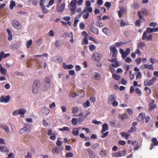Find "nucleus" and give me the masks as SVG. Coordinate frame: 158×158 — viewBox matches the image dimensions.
I'll use <instances>...</instances> for the list:
<instances>
[{
    "label": "nucleus",
    "mask_w": 158,
    "mask_h": 158,
    "mask_svg": "<svg viewBox=\"0 0 158 158\" xmlns=\"http://www.w3.org/2000/svg\"><path fill=\"white\" fill-rule=\"evenodd\" d=\"M25 132H26V131L25 130V128L24 127L23 128H21L19 131V132L21 134H23Z\"/></svg>",
    "instance_id": "nucleus-54"
},
{
    "label": "nucleus",
    "mask_w": 158,
    "mask_h": 158,
    "mask_svg": "<svg viewBox=\"0 0 158 158\" xmlns=\"http://www.w3.org/2000/svg\"><path fill=\"white\" fill-rule=\"evenodd\" d=\"M2 128L8 133H12L13 132V129L11 125L10 126L11 130H10L9 127L5 125L2 126Z\"/></svg>",
    "instance_id": "nucleus-15"
},
{
    "label": "nucleus",
    "mask_w": 158,
    "mask_h": 158,
    "mask_svg": "<svg viewBox=\"0 0 158 158\" xmlns=\"http://www.w3.org/2000/svg\"><path fill=\"white\" fill-rule=\"evenodd\" d=\"M0 72L3 75H6L7 73L6 69L3 67L1 64H0Z\"/></svg>",
    "instance_id": "nucleus-22"
},
{
    "label": "nucleus",
    "mask_w": 158,
    "mask_h": 158,
    "mask_svg": "<svg viewBox=\"0 0 158 158\" xmlns=\"http://www.w3.org/2000/svg\"><path fill=\"white\" fill-rule=\"evenodd\" d=\"M24 127L25 128L27 133L30 132L31 130V126L28 124H26L24 126Z\"/></svg>",
    "instance_id": "nucleus-26"
},
{
    "label": "nucleus",
    "mask_w": 158,
    "mask_h": 158,
    "mask_svg": "<svg viewBox=\"0 0 158 158\" xmlns=\"http://www.w3.org/2000/svg\"><path fill=\"white\" fill-rule=\"evenodd\" d=\"M24 158H32L31 153L29 152H27V155L25 156Z\"/></svg>",
    "instance_id": "nucleus-53"
},
{
    "label": "nucleus",
    "mask_w": 158,
    "mask_h": 158,
    "mask_svg": "<svg viewBox=\"0 0 158 158\" xmlns=\"http://www.w3.org/2000/svg\"><path fill=\"white\" fill-rule=\"evenodd\" d=\"M120 8L119 11H118V15L119 18H121L123 17V14L125 13L127 11L126 9L123 7H119Z\"/></svg>",
    "instance_id": "nucleus-10"
},
{
    "label": "nucleus",
    "mask_w": 158,
    "mask_h": 158,
    "mask_svg": "<svg viewBox=\"0 0 158 158\" xmlns=\"http://www.w3.org/2000/svg\"><path fill=\"white\" fill-rule=\"evenodd\" d=\"M139 6V4L137 3H134L132 6V7L134 9H137L138 8Z\"/></svg>",
    "instance_id": "nucleus-48"
},
{
    "label": "nucleus",
    "mask_w": 158,
    "mask_h": 158,
    "mask_svg": "<svg viewBox=\"0 0 158 158\" xmlns=\"http://www.w3.org/2000/svg\"><path fill=\"white\" fill-rule=\"evenodd\" d=\"M81 128H74L73 129L72 133L74 136H78L79 135V129Z\"/></svg>",
    "instance_id": "nucleus-20"
},
{
    "label": "nucleus",
    "mask_w": 158,
    "mask_h": 158,
    "mask_svg": "<svg viewBox=\"0 0 158 158\" xmlns=\"http://www.w3.org/2000/svg\"><path fill=\"white\" fill-rule=\"evenodd\" d=\"M145 117V114L143 113H141L137 117V119L139 121H142L143 122V119Z\"/></svg>",
    "instance_id": "nucleus-19"
},
{
    "label": "nucleus",
    "mask_w": 158,
    "mask_h": 158,
    "mask_svg": "<svg viewBox=\"0 0 158 158\" xmlns=\"http://www.w3.org/2000/svg\"><path fill=\"white\" fill-rule=\"evenodd\" d=\"M72 123L73 125H76L78 123L77 119L75 118H73L72 120Z\"/></svg>",
    "instance_id": "nucleus-39"
},
{
    "label": "nucleus",
    "mask_w": 158,
    "mask_h": 158,
    "mask_svg": "<svg viewBox=\"0 0 158 158\" xmlns=\"http://www.w3.org/2000/svg\"><path fill=\"white\" fill-rule=\"evenodd\" d=\"M107 154V152L106 150H102L100 152V156H103Z\"/></svg>",
    "instance_id": "nucleus-35"
},
{
    "label": "nucleus",
    "mask_w": 158,
    "mask_h": 158,
    "mask_svg": "<svg viewBox=\"0 0 158 158\" xmlns=\"http://www.w3.org/2000/svg\"><path fill=\"white\" fill-rule=\"evenodd\" d=\"M127 25V24L125 22L123 21L122 19H121L120 26L121 27H124Z\"/></svg>",
    "instance_id": "nucleus-46"
},
{
    "label": "nucleus",
    "mask_w": 158,
    "mask_h": 158,
    "mask_svg": "<svg viewBox=\"0 0 158 158\" xmlns=\"http://www.w3.org/2000/svg\"><path fill=\"white\" fill-rule=\"evenodd\" d=\"M32 43V40H30L27 41V44L26 45V47L27 48H29L31 45Z\"/></svg>",
    "instance_id": "nucleus-43"
},
{
    "label": "nucleus",
    "mask_w": 158,
    "mask_h": 158,
    "mask_svg": "<svg viewBox=\"0 0 158 158\" xmlns=\"http://www.w3.org/2000/svg\"><path fill=\"white\" fill-rule=\"evenodd\" d=\"M110 49L112 56L114 58H116L118 54V51L115 46L112 45L110 46Z\"/></svg>",
    "instance_id": "nucleus-5"
},
{
    "label": "nucleus",
    "mask_w": 158,
    "mask_h": 158,
    "mask_svg": "<svg viewBox=\"0 0 158 158\" xmlns=\"http://www.w3.org/2000/svg\"><path fill=\"white\" fill-rule=\"evenodd\" d=\"M50 112L49 109L45 107H42L40 112L41 114L44 116L47 115Z\"/></svg>",
    "instance_id": "nucleus-9"
},
{
    "label": "nucleus",
    "mask_w": 158,
    "mask_h": 158,
    "mask_svg": "<svg viewBox=\"0 0 158 158\" xmlns=\"http://www.w3.org/2000/svg\"><path fill=\"white\" fill-rule=\"evenodd\" d=\"M73 156V154L71 152H69L66 154L65 157L66 158H69V157H72Z\"/></svg>",
    "instance_id": "nucleus-42"
},
{
    "label": "nucleus",
    "mask_w": 158,
    "mask_h": 158,
    "mask_svg": "<svg viewBox=\"0 0 158 158\" xmlns=\"http://www.w3.org/2000/svg\"><path fill=\"white\" fill-rule=\"evenodd\" d=\"M88 152L89 158H95L96 155L95 153L92 150H89Z\"/></svg>",
    "instance_id": "nucleus-21"
},
{
    "label": "nucleus",
    "mask_w": 158,
    "mask_h": 158,
    "mask_svg": "<svg viewBox=\"0 0 158 158\" xmlns=\"http://www.w3.org/2000/svg\"><path fill=\"white\" fill-rule=\"evenodd\" d=\"M76 7H72L70 9V10L71 11V14L72 15H73L75 14L76 11Z\"/></svg>",
    "instance_id": "nucleus-63"
},
{
    "label": "nucleus",
    "mask_w": 158,
    "mask_h": 158,
    "mask_svg": "<svg viewBox=\"0 0 158 158\" xmlns=\"http://www.w3.org/2000/svg\"><path fill=\"white\" fill-rule=\"evenodd\" d=\"M65 7V4L64 3H62L61 4L58 5L57 6L56 9L59 12H62Z\"/></svg>",
    "instance_id": "nucleus-14"
},
{
    "label": "nucleus",
    "mask_w": 158,
    "mask_h": 158,
    "mask_svg": "<svg viewBox=\"0 0 158 158\" xmlns=\"http://www.w3.org/2000/svg\"><path fill=\"white\" fill-rule=\"evenodd\" d=\"M52 150L53 154H58L59 153V149L56 146L53 147L52 148Z\"/></svg>",
    "instance_id": "nucleus-30"
},
{
    "label": "nucleus",
    "mask_w": 158,
    "mask_h": 158,
    "mask_svg": "<svg viewBox=\"0 0 158 158\" xmlns=\"http://www.w3.org/2000/svg\"><path fill=\"white\" fill-rule=\"evenodd\" d=\"M60 138H58L56 143V145L59 147L61 146L62 145V143L60 140Z\"/></svg>",
    "instance_id": "nucleus-52"
},
{
    "label": "nucleus",
    "mask_w": 158,
    "mask_h": 158,
    "mask_svg": "<svg viewBox=\"0 0 158 158\" xmlns=\"http://www.w3.org/2000/svg\"><path fill=\"white\" fill-rule=\"evenodd\" d=\"M56 136L55 133H53V134L51 135L50 136V139H51L52 140H54L56 139Z\"/></svg>",
    "instance_id": "nucleus-60"
},
{
    "label": "nucleus",
    "mask_w": 158,
    "mask_h": 158,
    "mask_svg": "<svg viewBox=\"0 0 158 158\" xmlns=\"http://www.w3.org/2000/svg\"><path fill=\"white\" fill-rule=\"evenodd\" d=\"M111 65L115 68H117L119 67L120 65L119 62L117 60L111 64Z\"/></svg>",
    "instance_id": "nucleus-37"
},
{
    "label": "nucleus",
    "mask_w": 158,
    "mask_h": 158,
    "mask_svg": "<svg viewBox=\"0 0 158 158\" xmlns=\"http://www.w3.org/2000/svg\"><path fill=\"white\" fill-rule=\"evenodd\" d=\"M91 78L93 79L97 80H99L101 78V75L97 72H92L90 74Z\"/></svg>",
    "instance_id": "nucleus-7"
},
{
    "label": "nucleus",
    "mask_w": 158,
    "mask_h": 158,
    "mask_svg": "<svg viewBox=\"0 0 158 158\" xmlns=\"http://www.w3.org/2000/svg\"><path fill=\"white\" fill-rule=\"evenodd\" d=\"M54 33L52 30H51L48 32V35L51 37H53L54 36Z\"/></svg>",
    "instance_id": "nucleus-58"
},
{
    "label": "nucleus",
    "mask_w": 158,
    "mask_h": 158,
    "mask_svg": "<svg viewBox=\"0 0 158 158\" xmlns=\"http://www.w3.org/2000/svg\"><path fill=\"white\" fill-rule=\"evenodd\" d=\"M127 118V115L125 114H119V118L123 120L126 119Z\"/></svg>",
    "instance_id": "nucleus-40"
},
{
    "label": "nucleus",
    "mask_w": 158,
    "mask_h": 158,
    "mask_svg": "<svg viewBox=\"0 0 158 158\" xmlns=\"http://www.w3.org/2000/svg\"><path fill=\"white\" fill-rule=\"evenodd\" d=\"M59 130L62 131H70V129L69 127H63L62 128H59Z\"/></svg>",
    "instance_id": "nucleus-34"
},
{
    "label": "nucleus",
    "mask_w": 158,
    "mask_h": 158,
    "mask_svg": "<svg viewBox=\"0 0 158 158\" xmlns=\"http://www.w3.org/2000/svg\"><path fill=\"white\" fill-rule=\"evenodd\" d=\"M113 77L116 80H118L120 78V76L116 74H113Z\"/></svg>",
    "instance_id": "nucleus-62"
},
{
    "label": "nucleus",
    "mask_w": 158,
    "mask_h": 158,
    "mask_svg": "<svg viewBox=\"0 0 158 158\" xmlns=\"http://www.w3.org/2000/svg\"><path fill=\"white\" fill-rule=\"evenodd\" d=\"M85 116H83L81 118H78L77 119L78 120V123H80L82 122L85 119Z\"/></svg>",
    "instance_id": "nucleus-45"
},
{
    "label": "nucleus",
    "mask_w": 158,
    "mask_h": 158,
    "mask_svg": "<svg viewBox=\"0 0 158 158\" xmlns=\"http://www.w3.org/2000/svg\"><path fill=\"white\" fill-rule=\"evenodd\" d=\"M4 87L6 89H9L10 87V85L9 83H7L4 85Z\"/></svg>",
    "instance_id": "nucleus-64"
},
{
    "label": "nucleus",
    "mask_w": 158,
    "mask_h": 158,
    "mask_svg": "<svg viewBox=\"0 0 158 158\" xmlns=\"http://www.w3.org/2000/svg\"><path fill=\"white\" fill-rule=\"evenodd\" d=\"M146 32L148 33H152L153 32L152 28L150 27H148L146 28Z\"/></svg>",
    "instance_id": "nucleus-56"
},
{
    "label": "nucleus",
    "mask_w": 158,
    "mask_h": 158,
    "mask_svg": "<svg viewBox=\"0 0 158 158\" xmlns=\"http://www.w3.org/2000/svg\"><path fill=\"white\" fill-rule=\"evenodd\" d=\"M93 11L92 8L90 7H86L83 10V13L88 12L92 13Z\"/></svg>",
    "instance_id": "nucleus-24"
},
{
    "label": "nucleus",
    "mask_w": 158,
    "mask_h": 158,
    "mask_svg": "<svg viewBox=\"0 0 158 158\" xmlns=\"http://www.w3.org/2000/svg\"><path fill=\"white\" fill-rule=\"evenodd\" d=\"M85 14L83 15V17L85 19H87L88 18L89 15V12L84 13Z\"/></svg>",
    "instance_id": "nucleus-57"
},
{
    "label": "nucleus",
    "mask_w": 158,
    "mask_h": 158,
    "mask_svg": "<svg viewBox=\"0 0 158 158\" xmlns=\"http://www.w3.org/2000/svg\"><path fill=\"white\" fill-rule=\"evenodd\" d=\"M90 31L93 32L96 34H98L99 33V31L97 28L93 26H90Z\"/></svg>",
    "instance_id": "nucleus-18"
},
{
    "label": "nucleus",
    "mask_w": 158,
    "mask_h": 158,
    "mask_svg": "<svg viewBox=\"0 0 158 158\" xmlns=\"http://www.w3.org/2000/svg\"><path fill=\"white\" fill-rule=\"evenodd\" d=\"M116 97L114 94H112L109 96L108 98V103L110 104H111L113 102L116 100Z\"/></svg>",
    "instance_id": "nucleus-13"
},
{
    "label": "nucleus",
    "mask_w": 158,
    "mask_h": 158,
    "mask_svg": "<svg viewBox=\"0 0 158 158\" xmlns=\"http://www.w3.org/2000/svg\"><path fill=\"white\" fill-rule=\"evenodd\" d=\"M157 25V23H156L153 22H152L149 24L150 26L151 27H155Z\"/></svg>",
    "instance_id": "nucleus-61"
},
{
    "label": "nucleus",
    "mask_w": 158,
    "mask_h": 158,
    "mask_svg": "<svg viewBox=\"0 0 158 158\" xmlns=\"http://www.w3.org/2000/svg\"><path fill=\"white\" fill-rule=\"evenodd\" d=\"M78 110L79 109L78 107L73 108H72V113L74 114V115L78 113Z\"/></svg>",
    "instance_id": "nucleus-41"
},
{
    "label": "nucleus",
    "mask_w": 158,
    "mask_h": 158,
    "mask_svg": "<svg viewBox=\"0 0 158 158\" xmlns=\"http://www.w3.org/2000/svg\"><path fill=\"white\" fill-rule=\"evenodd\" d=\"M102 129L101 131L102 133H104L105 131H107L108 129V126L106 123H104L102 126Z\"/></svg>",
    "instance_id": "nucleus-23"
},
{
    "label": "nucleus",
    "mask_w": 158,
    "mask_h": 158,
    "mask_svg": "<svg viewBox=\"0 0 158 158\" xmlns=\"http://www.w3.org/2000/svg\"><path fill=\"white\" fill-rule=\"evenodd\" d=\"M156 107V104H151L150 107L149 108V110L150 111H152L153 109L155 108Z\"/></svg>",
    "instance_id": "nucleus-44"
},
{
    "label": "nucleus",
    "mask_w": 158,
    "mask_h": 158,
    "mask_svg": "<svg viewBox=\"0 0 158 158\" xmlns=\"http://www.w3.org/2000/svg\"><path fill=\"white\" fill-rule=\"evenodd\" d=\"M13 27L16 29L19 30L21 27V26L19 22L17 20H13L12 22Z\"/></svg>",
    "instance_id": "nucleus-11"
},
{
    "label": "nucleus",
    "mask_w": 158,
    "mask_h": 158,
    "mask_svg": "<svg viewBox=\"0 0 158 158\" xmlns=\"http://www.w3.org/2000/svg\"><path fill=\"white\" fill-rule=\"evenodd\" d=\"M42 9L43 10V12L44 13H46L48 12L47 9H46L45 6L44 5L41 6Z\"/></svg>",
    "instance_id": "nucleus-50"
},
{
    "label": "nucleus",
    "mask_w": 158,
    "mask_h": 158,
    "mask_svg": "<svg viewBox=\"0 0 158 158\" xmlns=\"http://www.w3.org/2000/svg\"><path fill=\"white\" fill-rule=\"evenodd\" d=\"M141 13L145 15L147 13V10L145 9H142L141 11H139L138 12V14L139 18V19H142L143 20V17L141 15Z\"/></svg>",
    "instance_id": "nucleus-16"
},
{
    "label": "nucleus",
    "mask_w": 158,
    "mask_h": 158,
    "mask_svg": "<svg viewBox=\"0 0 158 158\" xmlns=\"http://www.w3.org/2000/svg\"><path fill=\"white\" fill-rule=\"evenodd\" d=\"M135 92H136V93L137 94L141 96L142 95V92L139 89L137 88L135 89Z\"/></svg>",
    "instance_id": "nucleus-51"
},
{
    "label": "nucleus",
    "mask_w": 158,
    "mask_h": 158,
    "mask_svg": "<svg viewBox=\"0 0 158 158\" xmlns=\"http://www.w3.org/2000/svg\"><path fill=\"white\" fill-rule=\"evenodd\" d=\"M6 31L9 36L8 38V39L10 41L12 39V33L9 29H6Z\"/></svg>",
    "instance_id": "nucleus-25"
},
{
    "label": "nucleus",
    "mask_w": 158,
    "mask_h": 158,
    "mask_svg": "<svg viewBox=\"0 0 158 158\" xmlns=\"http://www.w3.org/2000/svg\"><path fill=\"white\" fill-rule=\"evenodd\" d=\"M89 48L91 51H92L95 49L96 47L94 45L92 44L89 46Z\"/></svg>",
    "instance_id": "nucleus-49"
},
{
    "label": "nucleus",
    "mask_w": 158,
    "mask_h": 158,
    "mask_svg": "<svg viewBox=\"0 0 158 158\" xmlns=\"http://www.w3.org/2000/svg\"><path fill=\"white\" fill-rule=\"evenodd\" d=\"M77 0H72L71 1L70 5L72 7H76Z\"/></svg>",
    "instance_id": "nucleus-29"
},
{
    "label": "nucleus",
    "mask_w": 158,
    "mask_h": 158,
    "mask_svg": "<svg viewBox=\"0 0 158 158\" xmlns=\"http://www.w3.org/2000/svg\"><path fill=\"white\" fill-rule=\"evenodd\" d=\"M55 45L56 47H58L60 46V40H56L55 43Z\"/></svg>",
    "instance_id": "nucleus-55"
},
{
    "label": "nucleus",
    "mask_w": 158,
    "mask_h": 158,
    "mask_svg": "<svg viewBox=\"0 0 158 158\" xmlns=\"http://www.w3.org/2000/svg\"><path fill=\"white\" fill-rule=\"evenodd\" d=\"M10 99V96L9 95H7L6 96L4 95H2L1 97L0 98V102L6 103L9 101Z\"/></svg>",
    "instance_id": "nucleus-8"
},
{
    "label": "nucleus",
    "mask_w": 158,
    "mask_h": 158,
    "mask_svg": "<svg viewBox=\"0 0 158 158\" xmlns=\"http://www.w3.org/2000/svg\"><path fill=\"white\" fill-rule=\"evenodd\" d=\"M142 20H143L142 19H139V20H136L135 22V25L137 26H139L140 24V22L142 21Z\"/></svg>",
    "instance_id": "nucleus-59"
},
{
    "label": "nucleus",
    "mask_w": 158,
    "mask_h": 158,
    "mask_svg": "<svg viewBox=\"0 0 158 158\" xmlns=\"http://www.w3.org/2000/svg\"><path fill=\"white\" fill-rule=\"evenodd\" d=\"M143 67L144 69H148L151 70H153L154 69L153 64H144Z\"/></svg>",
    "instance_id": "nucleus-17"
},
{
    "label": "nucleus",
    "mask_w": 158,
    "mask_h": 158,
    "mask_svg": "<svg viewBox=\"0 0 158 158\" xmlns=\"http://www.w3.org/2000/svg\"><path fill=\"white\" fill-rule=\"evenodd\" d=\"M152 142L153 143L154 145H158V141L157 140V139L156 138L153 139L152 140Z\"/></svg>",
    "instance_id": "nucleus-47"
},
{
    "label": "nucleus",
    "mask_w": 158,
    "mask_h": 158,
    "mask_svg": "<svg viewBox=\"0 0 158 158\" xmlns=\"http://www.w3.org/2000/svg\"><path fill=\"white\" fill-rule=\"evenodd\" d=\"M88 36L87 35H86L84 37V38L83 40L82 44L84 45L85 44H88Z\"/></svg>",
    "instance_id": "nucleus-31"
},
{
    "label": "nucleus",
    "mask_w": 158,
    "mask_h": 158,
    "mask_svg": "<svg viewBox=\"0 0 158 158\" xmlns=\"http://www.w3.org/2000/svg\"><path fill=\"white\" fill-rule=\"evenodd\" d=\"M96 25L99 27H102L104 26V23L98 21L96 22Z\"/></svg>",
    "instance_id": "nucleus-36"
},
{
    "label": "nucleus",
    "mask_w": 158,
    "mask_h": 158,
    "mask_svg": "<svg viewBox=\"0 0 158 158\" xmlns=\"http://www.w3.org/2000/svg\"><path fill=\"white\" fill-rule=\"evenodd\" d=\"M126 152L125 150L119 151L113 154L112 156L115 157H120L125 155L126 154Z\"/></svg>",
    "instance_id": "nucleus-12"
},
{
    "label": "nucleus",
    "mask_w": 158,
    "mask_h": 158,
    "mask_svg": "<svg viewBox=\"0 0 158 158\" xmlns=\"http://www.w3.org/2000/svg\"><path fill=\"white\" fill-rule=\"evenodd\" d=\"M44 84L43 89L44 91L48 90L50 86V79L48 77H46L44 80Z\"/></svg>",
    "instance_id": "nucleus-3"
},
{
    "label": "nucleus",
    "mask_w": 158,
    "mask_h": 158,
    "mask_svg": "<svg viewBox=\"0 0 158 158\" xmlns=\"http://www.w3.org/2000/svg\"><path fill=\"white\" fill-rule=\"evenodd\" d=\"M102 56V54L98 53H96L95 54L93 55L92 57V59L93 61L98 62L101 59Z\"/></svg>",
    "instance_id": "nucleus-6"
},
{
    "label": "nucleus",
    "mask_w": 158,
    "mask_h": 158,
    "mask_svg": "<svg viewBox=\"0 0 158 158\" xmlns=\"http://www.w3.org/2000/svg\"><path fill=\"white\" fill-rule=\"evenodd\" d=\"M0 55H1V57L3 58H5L6 57L10 56V54L9 53L7 54H5V52L3 51H2L1 52Z\"/></svg>",
    "instance_id": "nucleus-27"
},
{
    "label": "nucleus",
    "mask_w": 158,
    "mask_h": 158,
    "mask_svg": "<svg viewBox=\"0 0 158 158\" xmlns=\"http://www.w3.org/2000/svg\"><path fill=\"white\" fill-rule=\"evenodd\" d=\"M156 78L153 77L151 79L149 80H146L144 81L143 84L144 86H150L153 84L156 81Z\"/></svg>",
    "instance_id": "nucleus-4"
},
{
    "label": "nucleus",
    "mask_w": 158,
    "mask_h": 158,
    "mask_svg": "<svg viewBox=\"0 0 158 158\" xmlns=\"http://www.w3.org/2000/svg\"><path fill=\"white\" fill-rule=\"evenodd\" d=\"M90 102L88 100L83 103V105L84 107L87 108L90 106Z\"/></svg>",
    "instance_id": "nucleus-32"
},
{
    "label": "nucleus",
    "mask_w": 158,
    "mask_h": 158,
    "mask_svg": "<svg viewBox=\"0 0 158 158\" xmlns=\"http://www.w3.org/2000/svg\"><path fill=\"white\" fill-rule=\"evenodd\" d=\"M26 112V110L25 109H21L14 110L12 113V114L14 116L20 114V116L21 117L23 118L24 116V114Z\"/></svg>",
    "instance_id": "nucleus-2"
},
{
    "label": "nucleus",
    "mask_w": 158,
    "mask_h": 158,
    "mask_svg": "<svg viewBox=\"0 0 158 158\" xmlns=\"http://www.w3.org/2000/svg\"><path fill=\"white\" fill-rule=\"evenodd\" d=\"M8 151V150L6 147L1 146H0V151L2 152H6Z\"/></svg>",
    "instance_id": "nucleus-33"
},
{
    "label": "nucleus",
    "mask_w": 158,
    "mask_h": 158,
    "mask_svg": "<svg viewBox=\"0 0 158 158\" xmlns=\"http://www.w3.org/2000/svg\"><path fill=\"white\" fill-rule=\"evenodd\" d=\"M15 6V3L14 1H10V8L11 10H12L14 7Z\"/></svg>",
    "instance_id": "nucleus-38"
},
{
    "label": "nucleus",
    "mask_w": 158,
    "mask_h": 158,
    "mask_svg": "<svg viewBox=\"0 0 158 158\" xmlns=\"http://www.w3.org/2000/svg\"><path fill=\"white\" fill-rule=\"evenodd\" d=\"M41 83L40 82L37 80L34 81L32 87V91L34 94H36L38 93L40 88Z\"/></svg>",
    "instance_id": "nucleus-1"
},
{
    "label": "nucleus",
    "mask_w": 158,
    "mask_h": 158,
    "mask_svg": "<svg viewBox=\"0 0 158 158\" xmlns=\"http://www.w3.org/2000/svg\"><path fill=\"white\" fill-rule=\"evenodd\" d=\"M145 45L146 44L144 43L140 42L138 44L137 47L138 48L142 49Z\"/></svg>",
    "instance_id": "nucleus-28"
}]
</instances>
